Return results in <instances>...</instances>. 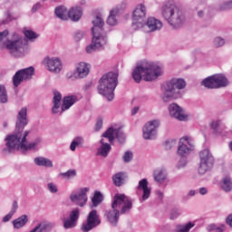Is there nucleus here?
I'll list each match as a JSON object with an SVG mask.
<instances>
[{
  "label": "nucleus",
  "instance_id": "f257e3e1",
  "mask_svg": "<svg viewBox=\"0 0 232 232\" xmlns=\"http://www.w3.org/2000/svg\"><path fill=\"white\" fill-rule=\"evenodd\" d=\"M28 109L24 107L20 110L17 115V121H16V133L13 135H9L5 138L6 149L4 151H14V150H20L22 151H28V150H34L39 141H34L28 144L26 141V138L30 134V130H25L24 126L28 124V118H27Z\"/></svg>",
  "mask_w": 232,
  "mask_h": 232
},
{
  "label": "nucleus",
  "instance_id": "f03ea898",
  "mask_svg": "<svg viewBox=\"0 0 232 232\" xmlns=\"http://www.w3.org/2000/svg\"><path fill=\"white\" fill-rule=\"evenodd\" d=\"M112 210L107 212V218L111 226H117L119 222V216L130 213L131 208H133V202L131 198L124 194H116L113 198Z\"/></svg>",
  "mask_w": 232,
  "mask_h": 232
},
{
  "label": "nucleus",
  "instance_id": "7ed1b4c3",
  "mask_svg": "<svg viewBox=\"0 0 232 232\" xmlns=\"http://www.w3.org/2000/svg\"><path fill=\"white\" fill-rule=\"evenodd\" d=\"M160 75H162V68L151 62L141 63V65L136 67L132 72V78L135 82H140L142 79L150 82L158 79Z\"/></svg>",
  "mask_w": 232,
  "mask_h": 232
},
{
  "label": "nucleus",
  "instance_id": "20e7f679",
  "mask_svg": "<svg viewBox=\"0 0 232 232\" xmlns=\"http://www.w3.org/2000/svg\"><path fill=\"white\" fill-rule=\"evenodd\" d=\"M92 42L86 47L87 53H92V52L99 50V48H102V46H105V44L108 43L103 29L104 20L101 16H96L92 20Z\"/></svg>",
  "mask_w": 232,
  "mask_h": 232
},
{
  "label": "nucleus",
  "instance_id": "39448f33",
  "mask_svg": "<svg viewBox=\"0 0 232 232\" xmlns=\"http://www.w3.org/2000/svg\"><path fill=\"white\" fill-rule=\"evenodd\" d=\"M161 15L172 28H180L186 18L177 5L168 3L161 7Z\"/></svg>",
  "mask_w": 232,
  "mask_h": 232
},
{
  "label": "nucleus",
  "instance_id": "423d86ee",
  "mask_svg": "<svg viewBox=\"0 0 232 232\" xmlns=\"http://www.w3.org/2000/svg\"><path fill=\"white\" fill-rule=\"evenodd\" d=\"M119 74L115 72H108L100 80L98 92L101 95H104L108 101H113L115 88H117Z\"/></svg>",
  "mask_w": 232,
  "mask_h": 232
},
{
  "label": "nucleus",
  "instance_id": "0eeeda50",
  "mask_svg": "<svg viewBox=\"0 0 232 232\" xmlns=\"http://www.w3.org/2000/svg\"><path fill=\"white\" fill-rule=\"evenodd\" d=\"M186 88V81L184 79H171L169 82H167L163 86V101L164 102H168L169 101H173L175 99H180L182 97V93L180 90H184Z\"/></svg>",
  "mask_w": 232,
  "mask_h": 232
},
{
  "label": "nucleus",
  "instance_id": "6e6552de",
  "mask_svg": "<svg viewBox=\"0 0 232 232\" xmlns=\"http://www.w3.org/2000/svg\"><path fill=\"white\" fill-rule=\"evenodd\" d=\"M214 164L215 158H213L209 150L205 149L199 152V167L198 169L199 175H206L208 171H210Z\"/></svg>",
  "mask_w": 232,
  "mask_h": 232
},
{
  "label": "nucleus",
  "instance_id": "1a4fd4ad",
  "mask_svg": "<svg viewBox=\"0 0 232 232\" xmlns=\"http://www.w3.org/2000/svg\"><path fill=\"white\" fill-rule=\"evenodd\" d=\"M146 26V5L140 4L136 6L132 13V28L140 30Z\"/></svg>",
  "mask_w": 232,
  "mask_h": 232
},
{
  "label": "nucleus",
  "instance_id": "9d476101",
  "mask_svg": "<svg viewBox=\"0 0 232 232\" xmlns=\"http://www.w3.org/2000/svg\"><path fill=\"white\" fill-rule=\"evenodd\" d=\"M202 84L205 88L218 89L227 86L228 82L226 76L222 74H216L203 80Z\"/></svg>",
  "mask_w": 232,
  "mask_h": 232
},
{
  "label": "nucleus",
  "instance_id": "9b49d317",
  "mask_svg": "<svg viewBox=\"0 0 232 232\" xmlns=\"http://www.w3.org/2000/svg\"><path fill=\"white\" fill-rule=\"evenodd\" d=\"M5 44L11 53H19V52H23L24 49L23 37L15 33L13 34V39L7 40Z\"/></svg>",
  "mask_w": 232,
  "mask_h": 232
},
{
  "label": "nucleus",
  "instance_id": "f8f14e48",
  "mask_svg": "<svg viewBox=\"0 0 232 232\" xmlns=\"http://www.w3.org/2000/svg\"><path fill=\"white\" fill-rule=\"evenodd\" d=\"M97 226H101V218L97 214V210H92L87 217V222L82 225L81 229L82 232H88L97 227Z\"/></svg>",
  "mask_w": 232,
  "mask_h": 232
},
{
  "label": "nucleus",
  "instance_id": "ddd939ff",
  "mask_svg": "<svg viewBox=\"0 0 232 232\" xmlns=\"http://www.w3.org/2000/svg\"><path fill=\"white\" fill-rule=\"evenodd\" d=\"M34 72H35V69H34V67H29L26 69H22L20 71H17L13 77L14 86L17 88V86L21 84L22 81H29V79H32V76L34 75Z\"/></svg>",
  "mask_w": 232,
  "mask_h": 232
},
{
  "label": "nucleus",
  "instance_id": "4468645a",
  "mask_svg": "<svg viewBox=\"0 0 232 232\" xmlns=\"http://www.w3.org/2000/svg\"><path fill=\"white\" fill-rule=\"evenodd\" d=\"M160 126V121L159 120H153L149 121L143 127V139H154L155 138V130Z\"/></svg>",
  "mask_w": 232,
  "mask_h": 232
},
{
  "label": "nucleus",
  "instance_id": "2eb2a0df",
  "mask_svg": "<svg viewBox=\"0 0 232 232\" xmlns=\"http://www.w3.org/2000/svg\"><path fill=\"white\" fill-rule=\"evenodd\" d=\"M44 64L47 67L49 72H53V73H59L61 70H63V63L59 58H50L46 57L44 60Z\"/></svg>",
  "mask_w": 232,
  "mask_h": 232
},
{
  "label": "nucleus",
  "instance_id": "dca6fc26",
  "mask_svg": "<svg viewBox=\"0 0 232 232\" xmlns=\"http://www.w3.org/2000/svg\"><path fill=\"white\" fill-rule=\"evenodd\" d=\"M193 147V140L185 136L179 140V145L178 148V155L180 157H186L189 153V147Z\"/></svg>",
  "mask_w": 232,
  "mask_h": 232
},
{
  "label": "nucleus",
  "instance_id": "f3484780",
  "mask_svg": "<svg viewBox=\"0 0 232 232\" xmlns=\"http://www.w3.org/2000/svg\"><path fill=\"white\" fill-rule=\"evenodd\" d=\"M88 193V188H84L80 189L78 194H72L70 196V198L72 202L76 204V206H80L82 208L86 202H88V196L86 195Z\"/></svg>",
  "mask_w": 232,
  "mask_h": 232
},
{
  "label": "nucleus",
  "instance_id": "a211bd4d",
  "mask_svg": "<svg viewBox=\"0 0 232 232\" xmlns=\"http://www.w3.org/2000/svg\"><path fill=\"white\" fill-rule=\"evenodd\" d=\"M169 111L170 116L178 119V121H186V119H188V115L184 113L182 108L176 103L169 105Z\"/></svg>",
  "mask_w": 232,
  "mask_h": 232
},
{
  "label": "nucleus",
  "instance_id": "6ab92c4d",
  "mask_svg": "<svg viewBox=\"0 0 232 232\" xmlns=\"http://www.w3.org/2000/svg\"><path fill=\"white\" fill-rule=\"evenodd\" d=\"M79 216H80L79 208H74L73 210H72L70 214V218L65 219L63 221V227L65 229L75 227V226H77V220H79Z\"/></svg>",
  "mask_w": 232,
  "mask_h": 232
},
{
  "label": "nucleus",
  "instance_id": "aec40b11",
  "mask_svg": "<svg viewBox=\"0 0 232 232\" xmlns=\"http://www.w3.org/2000/svg\"><path fill=\"white\" fill-rule=\"evenodd\" d=\"M137 189L138 191H143L142 200H148V198H150V195H151V188L148 187V179H143L140 180Z\"/></svg>",
  "mask_w": 232,
  "mask_h": 232
},
{
  "label": "nucleus",
  "instance_id": "412c9836",
  "mask_svg": "<svg viewBox=\"0 0 232 232\" xmlns=\"http://www.w3.org/2000/svg\"><path fill=\"white\" fill-rule=\"evenodd\" d=\"M145 24L150 32H157V30H160L163 26L162 22L155 17H149Z\"/></svg>",
  "mask_w": 232,
  "mask_h": 232
},
{
  "label": "nucleus",
  "instance_id": "4be33fe9",
  "mask_svg": "<svg viewBox=\"0 0 232 232\" xmlns=\"http://www.w3.org/2000/svg\"><path fill=\"white\" fill-rule=\"evenodd\" d=\"M116 139H120L119 130L113 129V127L109 128L103 134L102 139H105V143L111 142Z\"/></svg>",
  "mask_w": 232,
  "mask_h": 232
},
{
  "label": "nucleus",
  "instance_id": "5701e85b",
  "mask_svg": "<svg viewBox=\"0 0 232 232\" xmlns=\"http://www.w3.org/2000/svg\"><path fill=\"white\" fill-rule=\"evenodd\" d=\"M76 72H77L78 77H80V79L86 77V75H88V73H90V64H88L86 63H82V62L78 63V65L76 67Z\"/></svg>",
  "mask_w": 232,
  "mask_h": 232
},
{
  "label": "nucleus",
  "instance_id": "b1692460",
  "mask_svg": "<svg viewBox=\"0 0 232 232\" xmlns=\"http://www.w3.org/2000/svg\"><path fill=\"white\" fill-rule=\"evenodd\" d=\"M74 102H77V96L71 95V96L63 97V102L62 104V111H65V110H70V108H72V105Z\"/></svg>",
  "mask_w": 232,
  "mask_h": 232
},
{
  "label": "nucleus",
  "instance_id": "393cba45",
  "mask_svg": "<svg viewBox=\"0 0 232 232\" xmlns=\"http://www.w3.org/2000/svg\"><path fill=\"white\" fill-rule=\"evenodd\" d=\"M68 17L72 21H79L82 17V9L78 6L71 8L68 12Z\"/></svg>",
  "mask_w": 232,
  "mask_h": 232
},
{
  "label": "nucleus",
  "instance_id": "a878e982",
  "mask_svg": "<svg viewBox=\"0 0 232 232\" xmlns=\"http://www.w3.org/2000/svg\"><path fill=\"white\" fill-rule=\"evenodd\" d=\"M101 148L98 150V155L102 157H108V153L111 150V145L106 143V138L101 140Z\"/></svg>",
  "mask_w": 232,
  "mask_h": 232
},
{
  "label": "nucleus",
  "instance_id": "bb28decb",
  "mask_svg": "<svg viewBox=\"0 0 232 232\" xmlns=\"http://www.w3.org/2000/svg\"><path fill=\"white\" fill-rule=\"evenodd\" d=\"M34 163L36 166H44L45 168H53V163L52 162V160L43 157L35 158Z\"/></svg>",
  "mask_w": 232,
  "mask_h": 232
},
{
  "label": "nucleus",
  "instance_id": "cd10ccee",
  "mask_svg": "<svg viewBox=\"0 0 232 232\" xmlns=\"http://www.w3.org/2000/svg\"><path fill=\"white\" fill-rule=\"evenodd\" d=\"M27 222H28V217L26 215H23L13 221V226L14 227H15V229H20V227L26 226Z\"/></svg>",
  "mask_w": 232,
  "mask_h": 232
},
{
  "label": "nucleus",
  "instance_id": "c85d7f7f",
  "mask_svg": "<svg viewBox=\"0 0 232 232\" xmlns=\"http://www.w3.org/2000/svg\"><path fill=\"white\" fill-rule=\"evenodd\" d=\"M62 99H63V96L61 95V92H54L53 107L52 109L53 113H58L57 109L61 108V100Z\"/></svg>",
  "mask_w": 232,
  "mask_h": 232
},
{
  "label": "nucleus",
  "instance_id": "c756f323",
  "mask_svg": "<svg viewBox=\"0 0 232 232\" xmlns=\"http://www.w3.org/2000/svg\"><path fill=\"white\" fill-rule=\"evenodd\" d=\"M117 14H119V8L115 7L112 10H111L110 12V15L107 19V23L111 25V26H115V24H117Z\"/></svg>",
  "mask_w": 232,
  "mask_h": 232
},
{
  "label": "nucleus",
  "instance_id": "7c9ffc66",
  "mask_svg": "<svg viewBox=\"0 0 232 232\" xmlns=\"http://www.w3.org/2000/svg\"><path fill=\"white\" fill-rule=\"evenodd\" d=\"M54 14L58 17V19H61L62 21H66V19H68V12L64 8V6L56 7Z\"/></svg>",
  "mask_w": 232,
  "mask_h": 232
},
{
  "label": "nucleus",
  "instance_id": "2f4dec72",
  "mask_svg": "<svg viewBox=\"0 0 232 232\" xmlns=\"http://www.w3.org/2000/svg\"><path fill=\"white\" fill-rule=\"evenodd\" d=\"M221 189L223 191H226V193H229L232 189V182H231V178L229 177H225L222 181H221Z\"/></svg>",
  "mask_w": 232,
  "mask_h": 232
},
{
  "label": "nucleus",
  "instance_id": "473e14b6",
  "mask_svg": "<svg viewBox=\"0 0 232 232\" xmlns=\"http://www.w3.org/2000/svg\"><path fill=\"white\" fill-rule=\"evenodd\" d=\"M114 186H122V181L124 180V173L118 172L112 177Z\"/></svg>",
  "mask_w": 232,
  "mask_h": 232
},
{
  "label": "nucleus",
  "instance_id": "72a5a7b5",
  "mask_svg": "<svg viewBox=\"0 0 232 232\" xmlns=\"http://www.w3.org/2000/svg\"><path fill=\"white\" fill-rule=\"evenodd\" d=\"M23 34L26 39H29V41L37 39V37H39V34L37 33L26 28L23 30Z\"/></svg>",
  "mask_w": 232,
  "mask_h": 232
},
{
  "label": "nucleus",
  "instance_id": "f704fd0d",
  "mask_svg": "<svg viewBox=\"0 0 232 232\" xmlns=\"http://www.w3.org/2000/svg\"><path fill=\"white\" fill-rule=\"evenodd\" d=\"M192 227H195V223L188 222L186 225H179L176 232H189Z\"/></svg>",
  "mask_w": 232,
  "mask_h": 232
},
{
  "label": "nucleus",
  "instance_id": "c9c22d12",
  "mask_svg": "<svg viewBox=\"0 0 232 232\" xmlns=\"http://www.w3.org/2000/svg\"><path fill=\"white\" fill-rule=\"evenodd\" d=\"M154 179L156 182H162V180H166V173L162 169H156L154 171Z\"/></svg>",
  "mask_w": 232,
  "mask_h": 232
},
{
  "label": "nucleus",
  "instance_id": "e433bc0d",
  "mask_svg": "<svg viewBox=\"0 0 232 232\" xmlns=\"http://www.w3.org/2000/svg\"><path fill=\"white\" fill-rule=\"evenodd\" d=\"M0 102H8V94L6 93V88L0 85Z\"/></svg>",
  "mask_w": 232,
  "mask_h": 232
},
{
  "label": "nucleus",
  "instance_id": "4c0bfd02",
  "mask_svg": "<svg viewBox=\"0 0 232 232\" xmlns=\"http://www.w3.org/2000/svg\"><path fill=\"white\" fill-rule=\"evenodd\" d=\"M102 202V194L101 192L94 193V196L92 198V204L93 206L97 207Z\"/></svg>",
  "mask_w": 232,
  "mask_h": 232
},
{
  "label": "nucleus",
  "instance_id": "58836bf2",
  "mask_svg": "<svg viewBox=\"0 0 232 232\" xmlns=\"http://www.w3.org/2000/svg\"><path fill=\"white\" fill-rule=\"evenodd\" d=\"M82 142H84V140H82V138L81 137H77L72 143H71V150L72 151H75V149L77 148V146H81V144H82Z\"/></svg>",
  "mask_w": 232,
  "mask_h": 232
},
{
  "label": "nucleus",
  "instance_id": "ea45409f",
  "mask_svg": "<svg viewBox=\"0 0 232 232\" xmlns=\"http://www.w3.org/2000/svg\"><path fill=\"white\" fill-rule=\"evenodd\" d=\"M60 175L63 179H73V177H76L77 171L75 169H70L65 173H61Z\"/></svg>",
  "mask_w": 232,
  "mask_h": 232
},
{
  "label": "nucleus",
  "instance_id": "a19ab883",
  "mask_svg": "<svg viewBox=\"0 0 232 232\" xmlns=\"http://www.w3.org/2000/svg\"><path fill=\"white\" fill-rule=\"evenodd\" d=\"M175 146H177V140H175L166 141V143H165L166 150H172V148H175Z\"/></svg>",
  "mask_w": 232,
  "mask_h": 232
},
{
  "label": "nucleus",
  "instance_id": "79ce46f5",
  "mask_svg": "<svg viewBox=\"0 0 232 232\" xmlns=\"http://www.w3.org/2000/svg\"><path fill=\"white\" fill-rule=\"evenodd\" d=\"M225 43L226 42L224 41V39L220 37H217L214 40V45L216 46V48H220V46H224Z\"/></svg>",
  "mask_w": 232,
  "mask_h": 232
},
{
  "label": "nucleus",
  "instance_id": "37998d69",
  "mask_svg": "<svg viewBox=\"0 0 232 232\" xmlns=\"http://www.w3.org/2000/svg\"><path fill=\"white\" fill-rule=\"evenodd\" d=\"M232 8V0L225 3L223 5L219 7V10L222 12L224 10H231Z\"/></svg>",
  "mask_w": 232,
  "mask_h": 232
},
{
  "label": "nucleus",
  "instance_id": "c03bdc74",
  "mask_svg": "<svg viewBox=\"0 0 232 232\" xmlns=\"http://www.w3.org/2000/svg\"><path fill=\"white\" fill-rule=\"evenodd\" d=\"M132 159H133V153H131V151H127L123 155L124 162H130V160H131Z\"/></svg>",
  "mask_w": 232,
  "mask_h": 232
},
{
  "label": "nucleus",
  "instance_id": "a18cd8bd",
  "mask_svg": "<svg viewBox=\"0 0 232 232\" xmlns=\"http://www.w3.org/2000/svg\"><path fill=\"white\" fill-rule=\"evenodd\" d=\"M210 126L214 131H217L218 130V127L220 126V121H214L210 123Z\"/></svg>",
  "mask_w": 232,
  "mask_h": 232
},
{
  "label": "nucleus",
  "instance_id": "49530a36",
  "mask_svg": "<svg viewBox=\"0 0 232 232\" xmlns=\"http://www.w3.org/2000/svg\"><path fill=\"white\" fill-rule=\"evenodd\" d=\"M48 188L51 191V193H57V186L53 183L48 184Z\"/></svg>",
  "mask_w": 232,
  "mask_h": 232
},
{
  "label": "nucleus",
  "instance_id": "de8ad7c7",
  "mask_svg": "<svg viewBox=\"0 0 232 232\" xmlns=\"http://www.w3.org/2000/svg\"><path fill=\"white\" fill-rule=\"evenodd\" d=\"M43 231H44V227H43L42 224H39L34 228H33L30 232H43Z\"/></svg>",
  "mask_w": 232,
  "mask_h": 232
},
{
  "label": "nucleus",
  "instance_id": "09e8293b",
  "mask_svg": "<svg viewBox=\"0 0 232 232\" xmlns=\"http://www.w3.org/2000/svg\"><path fill=\"white\" fill-rule=\"evenodd\" d=\"M179 215H180V212L177 209L172 210L170 213V218L171 220H175V218H177V217H179Z\"/></svg>",
  "mask_w": 232,
  "mask_h": 232
},
{
  "label": "nucleus",
  "instance_id": "8fccbe9b",
  "mask_svg": "<svg viewBox=\"0 0 232 232\" xmlns=\"http://www.w3.org/2000/svg\"><path fill=\"white\" fill-rule=\"evenodd\" d=\"M212 229L216 230V232H224L226 229V226L222 225L218 227H217V226H212Z\"/></svg>",
  "mask_w": 232,
  "mask_h": 232
},
{
  "label": "nucleus",
  "instance_id": "3c124183",
  "mask_svg": "<svg viewBox=\"0 0 232 232\" xmlns=\"http://www.w3.org/2000/svg\"><path fill=\"white\" fill-rule=\"evenodd\" d=\"M5 37H8V30H5L3 32H0V43L3 41Z\"/></svg>",
  "mask_w": 232,
  "mask_h": 232
},
{
  "label": "nucleus",
  "instance_id": "603ef678",
  "mask_svg": "<svg viewBox=\"0 0 232 232\" xmlns=\"http://www.w3.org/2000/svg\"><path fill=\"white\" fill-rule=\"evenodd\" d=\"M18 208H19V205L17 204V201H14L10 213H13V215H14L15 213V211H17Z\"/></svg>",
  "mask_w": 232,
  "mask_h": 232
},
{
  "label": "nucleus",
  "instance_id": "864d4df0",
  "mask_svg": "<svg viewBox=\"0 0 232 232\" xmlns=\"http://www.w3.org/2000/svg\"><path fill=\"white\" fill-rule=\"evenodd\" d=\"M12 217H14V214L12 212H9L4 218H3V222H8Z\"/></svg>",
  "mask_w": 232,
  "mask_h": 232
},
{
  "label": "nucleus",
  "instance_id": "5fc2aeb1",
  "mask_svg": "<svg viewBox=\"0 0 232 232\" xmlns=\"http://www.w3.org/2000/svg\"><path fill=\"white\" fill-rule=\"evenodd\" d=\"M102 128V121H98L96 123V130L99 131Z\"/></svg>",
  "mask_w": 232,
  "mask_h": 232
},
{
  "label": "nucleus",
  "instance_id": "6e6d98bb",
  "mask_svg": "<svg viewBox=\"0 0 232 232\" xmlns=\"http://www.w3.org/2000/svg\"><path fill=\"white\" fill-rule=\"evenodd\" d=\"M227 224H228V226H230L232 227V215H229L227 218Z\"/></svg>",
  "mask_w": 232,
  "mask_h": 232
},
{
  "label": "nucleus",
  "instance_id": "4d7b16f0",
  "mask_svg": "<svg viewBox=\"0 0 232 232\" xmlns=\"http://www.w3.org/2000/svg\"><path fill=\"white\" fill-rule=\"evenodd\" d=\"M199 193H200V195H206V193H208V188H201L199 189Z\"/></svg>",
  "mask_w": 232,
  "mask_h": 232
},
{
  "label": "nucleus",
  "instance_id": "13d9d810",
  "mask_svg": "<svg viewBox=\"0 0 232 232\" xmlns=\"http://www.w3.org/2000/svg\"><path fill=\"white\" fill-rule=\"evenodd\" d=\"M41 8V4H36L33 6V12H35L36 10H39Z\"/></svg>",
  "mask_w": 232,
  "mask_h": 232
},
{
  "label": "nucleus",
  "instance_id": "bf43d9fd",
  "mask_svg": "<svg viewBox=\"0 0 232 232\" xmlns=\"http://www.w3.org/2000/svg\"><path fill=\"white\" fill-rule=\"evenodd\" d=\"M139 112V107H134L133 109H132V111H131V114L132 115H135L136 113H138Z\"/></svg>",
  "mask_w": 232,
  "mask_h": 232
},
{
  "label": "nucleus",
  "instance_id": "052dcab7",
  "mask_svg": "<svg viewBox=\"0 0 232 232\" xmlns=\"http://www.w3.org/2000/svg\"><path fill=\"white\" fill-rule=\"evenodd\" d=\"M198 17H203L204 16V12L203 11L198 12Z\"/></svg>",
  "mask_w": 232,
  "mask_h": 232
},
{
  "label": "nucleus",
  "instance_id": "680f3d73",
  "mask_svg": "<svg viewBox=\"0 0 232 232\" xmlns=\"http://www.w3.org/2000/svg\"><path fill=\"white\" fill-rule=\"evenodd\" d=\"M188 195H190V197H194L195 191H194V190H190L189 193H188Z\"/></svg>",
  "mask_w": 232,
  "mask_h": 232
},
{
  "label": "nucleus",
  "instance_id": "e2e57ef3",
  "mask_svg": "<svg viewBox=\"0 0 232 232\" xmlns=\"http://www.w3.org/2000/svg\"><path fill=\"white\" fill-rule=\"evenodd\" d=\"M181 160L184 162L183 166H186V160L183 158Z\"/></svg>",
  "mask_w": 232,
  "mask_h": 232
},
{
  "label": "nucleus",
  "instance_id": "0e129e2a",
  "mask_svg": "<svg viewBox=\"0 0 232 232\" xmlns=\"http://www.w3.org/2000/svg\"><path fill=\"white\" fill-rule=\"evenodd\" d=\"M121 139L122 140H124V134H121Z\"/></svg>",
  "mask_w": 232,
  "mask_h": 232
},
{
  "label": "nucleus",
  "instance_id": "69168bd1",
  "mask_svg": "<svg viewBox=\"0 0 232 232\" xmlns=\"http://www.w3.org/2000/svg\"><path fill=\"white\" fill-rule=\"evenodd\" d=\"M84 3H86V1L82 2V5H84Z\"/></svg>",
  "mask_w": 232,
  "mask_h": 232
},
{
  "label": "nucleus",
  "instance_id": "338daca9",
  "mask_svg": "<svg viewBox=\"0 0 232 232\" xmlns=\"http://www.w3.org/2000/svg\"><path fill=\"white\" fill-rule=\"evenodd\" d=\"M160 195L162 197V193L161 192H160Z\"/></svg>",
  "mask_w": 232,
  "mask_h": 232
},
{
  "label": "nucleus",
  "instance_id": "774afa93",
  "mask_svg": "<svg viewBox=\"0 0 232 232\" xmlns=\"http://www.w3.org/2000/svg\"><path fill=\"white\" fill-rule=\"evenodd\" d=\"M5 127H6V123H5Z\"/></svg>",
  "mask_w": 232,
  "mask_h": 232
}]
</instances>
